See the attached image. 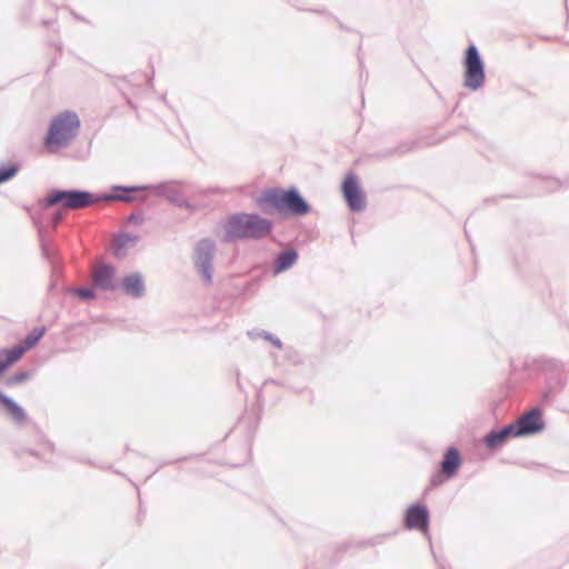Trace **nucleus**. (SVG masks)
Listing matches in <instances>:
<instances>
[{
  "label": "nucleus",
  "mask_w": 569,
  "mask_h": 569,
  "mask_svg": "<svg viewBox=\"0 0 569 569\" xmlns=\"http://www.w3.org/2000/svg\"><path fill=\"white\" fill-rule=\"evenodd\" d=\"M273 228L270 219L257 213H234L224 226V242H233L241 239L259 240L267 237Z\"/></svg>",
  "instance_id": "1"
},
{
  "label": "nucleus",
  "mask_w": 569,
  "mask_h": 569,
  "mask_svg": "<svg viewBox=\"0 0 569 569\" xmlns=\"http://www.w3.org/2000/svg\"><path fill=\"white\" fill-rule=\"evenodd\" d=\"M132 198L127 194H103L94 197L86 190H53L44 199V207H53L61 204L64 209L76 210L92 206L93 203L104 200L130 201Z\"/></svg>",
  "instance_id": "2"
},
{
  "label": "nucleus",
  "mask_w": 569,
  "mask_h": 569,
  "mask_svg": "<svg viewBox=\"0 0 569 569\" xmlns=\"http://www.w3.org/2000/svg\"><path fill=\"white\" fill-rule=\"evenodd\" d=\"M80 120L76 112L63 111L52 118L44 139L46 147L51 151L67 148L78 136Z\"/></svg>",
  "instance_id": "3"
},
{
  "label": "nucleus",
  "mask_w": 569,
  "mask_h": 569,
  "mask_svg": "<svg viewBox=\"0 0 569 569\" xmlns=\"http://www.w3.org/2000/svg\"><path fill=\"white\" fill-rule=\"evenodd\" d=\"M259 203L270 206L278 211L287 210L293 216H305L311 210L310 204L296 188L286 191L269 189L259 198Z\"/></svg>",
  "instance_id": "4"
},
{
  "label": "nucleus",
  "mask_w": 569,
  "mask_h": 569,
  "mask_svg": "<svg viewBox=\"0 0 569 569\" xmlns=\"http://www.w3.org/2000/svg\"><path fill=\"white\" fill-rule=\"evenodd\" d=\"M463 86L472 91L481 89L485 84V63L475 44H470L465 57Z\"/></svg>",
  "instance_id": "5"
},
{
  "label": "nucleus",
  "mask_w": 569,
  "mask_h": 569,
  "mask_svg": "<svg viewBox=\"0 0 569 569\" xmlns=\"http://www.w3.org/2000/svg\"><path fill=\"white\" fill-rule=\"evenodd\" d=\"M214 252L216 243L208 238L201 239L194 249V266L207 284L212 282Z\"/></svg>",
  "instance_id": "6"
},
{
  "label": "nucleus",
  "mask_w": 569,
  "mask_h": 569,
  "mask_svg": "<svg viewBox=\"0 0 569 569\" xmlns=\"http://www.w3.org/2000/svg\"><path fill=\"white\" fill-rule=\"evenodd\" d=\"M343 197L351 211L359 212L366 208V198L361 191L357 177L348 174L342 183Z\"/></svg>",
  "instance_id": "7"
},
{
  "label": "nucleus",
  "mask_w": 569,
  "mask_h": 569,
  "mask_svg": "<svg viewBox=\"0 0 569 569\" xmlns=\"http://www.w3.org/2000/svg\"><path fill=\"white\" fill-rule=\"evenodd\" d=\"M94 288L102 291H116L119 282L116 279V269L111 264L100 263L92 271Z\"/></svg>",
  "instance_id": "8"
},
{
  "label": "nucleus",
  "mask_w": 569,
  "mask_h": 569,
  "mask_svg": "<svg viewBox=\"0 0 569 569\" xmlns=\"http://www.w3.org/2000/svg\"><path fill=\"white\" fill-rule=\"evenodd\" d=\"M513 423L517 429L516 432L519 435V437L536 433L541 431L545 427V423L541 419V410L539 408L531 409Z\"/></svg>",
  "instance_id": "9"
},
{
  "label": "nucleus",
  "mask_w": 569,
  "mask_h": 569,
  "mask_svg": "<svg viewBox=\"0 0 569 569\" xmlns=\"http://www.w3.org/2000/svg\"><path fill=\"white\" fill-rule=\"evenodd\" d=\"M157 193L179 208L193 209V206L184 198L181 186L178 182L161 183L154 187Z\"/></svg>",
  "instance_id": "10"
},
{
  "label": "nucleus",
  "mask_w": 569,
  "mask_h": 569,
  "mask_svg": "<svg viewBox=\"0 0 569 569\" xmlns=\"http://www.w3.org/2000/svg\"><path fill=\"white\" fill-rule=\"evenodd\" d=\"M118 289H120L124 295L136 299L143 297L146 292L144 282L139 272H132L124 276L119 282Z\"/></svg>",
  "instance_id": "11"
},
{
  "label": "nucleus",
  "mask_w": 569,
  "mask_h": 569,
  "mask_svg": "<svg viewBox=\"0 0 569 569\" xmlns=\"http://www.w3.org/2000/svg\"><path fill=\"white\" fill-rule=\"evenodd\" d=\"M429 525V512L425 506H411L406 512V526L409 529H419L427 533Z\"/></svg>",
  "instance_id": "12"
},
{
  "label": "nucleus",
  "mask_w": 569,
  "mask_h": 569,
  "mask_svg": "<svg viewBox=\"0 0 569 569\" xmlns=\"http://www.w3.org/2000/svg\"><path fill=\"white\" fill-rule=\"evenodd\" d=\"M515 423L507 425L499 430L490 431L483 439L486 446L490 449H496L502 446L507 438L509 437H519L516 432Z\"/></svg>",
  "instance_id": "13"
},
{
  "label": "nucleus",
  "mask_w": 569,
  "mask_h": 569,
  "mask_svg": "<svg viewBox=\"0 0 569 569\" xmlns=\"http://www.w3.org/2000/svg\"><path fill=\"white\" fill-rule=\"evenodd\" d=\"M44 332H46L44 327L33 328L26 336V338L23 339V341L20 345L16 346L11 349L13 351V355L16 356V358L20 359L24 352H27L32 347H34L38 343V341L43 337Z\"/></svg>",
  "instance_id": "14"
},
{
  "label": "nucleus",
  "mask_w": 569,
  "mask_h": 569,
  "mask_svg": "<svg viewBox=\"0 0 569 569\" xmlns=\"http://www.w3.org/2000/svg\"><path fill=\"white\" fill-rule=\"evenodd\" d=\"M461 458L456 448H449L441 461V470L447 478H451L457 473Z\"/></svg>",
  "instance_id": "15"
},
{
  "label": "nucleus",
  "mask_w": 569,
  "mask_h": 569,
  "mask_svg": "<svg viewBox=\"0 0 569 569\" xmlns=\"http://www.w3.org/2000/svg\"><path fill=\"white\" fill-rule=\"evenodd\" d=\"M138 236L124 232L118 234L113 240L114 256L118 258L124 257L129 248L134 247L138 243Z\"/></svg>",
  "instance_id": "16"
},
{
  "label": "nucleus",
  "mask_w": 569,
  "mask_h": 569,
  "mask_svg": "<svg viewBox=\"0 0 569 569\" xmlns=\"http://www.w3.org/2000/svg\"><path fill=\"white\" fill-rule=\"evenodd\" d=\"M298 259V252L295 249H289L280 252L276 260L273 271L276 274L290 269Z\"/></svg>",
  "instance_id": "17"
},
{
  "label": "nucleus",
  "mask_w": 569,
  "mask_h": 569,
  "mask_svg": "<svg viewBox=\"0 0 569 569\" xmlns=\"http://www.w3.org/2000/svg\"><path fill=\"white\" fill-rule=\"evenodd\" d=\"M0 402L6 407L8 413L17 423H22L26 420L27 416L23 408L1 391Z\"/></svg>",
  "instance_id": "18"
},
{
  "label": "nucleus",
  "mask_w": 569,
  "mask_h": 569,
  "mask_svg": "<svg viewBox=\"0 0 569 569\" xmlns=\"http://www.w3.org/2000/svg\"><path fill=\"white\" fill-rule=\"evenodd\" d=\"M13 351L10 349H0V376L6 371L12 363L18 361Z\"/></svg>",
  "instance_id": "19"
},
{
  "label": "nucleus",
  "mask_w": 569,
  "mask_h": 569,
  "mask_svg": "<svg viewBox=\"0 0 569 569\" xmlns=\"http://www.w3.org/2000/svg\"><path fill=\"white\" fill-rule=\"evenodd\" d=\"M39 236H40V246H41V251H42V256L48 260L50 261L51 263H53L57 259V252L54 249H52L50 247V244L44 240V237H43V233H42V229H39Z\"/></svg>",
  "instance_id": "20"
},
{
  "label": "nucleus",
  "mask_w": 569,
  "mask_h": 569,
  "mask_svg": "<svg viewBox=\"0 0 569 569\" xmlns=\"http://www.w3.org/2000/svg\"><path fill=\"white\" fill-rule=\"evenodd\" d=\"M19 170V164L0 166V183L13 178Z\"/></svg>",
  "instance_id": "21"
},
{
  "label": "nucleus",
  "mask_w": 569,
  "mask_h": 569,
  "mask_svg": "<svg viewBox=\"0 0 569 569\" xmlns=\"http://www.w3.org/2000/svg\"><path fill=\"white\" fill-rule=\"evenodd\" d=\"M30 378V373L28 371H19L14 375L8 377L4 381L6 386L13 387L16 385L22 383Z\"/></svg>",
  "instance_id": "22"
},
{
  "label": "nucleus",
  "mask_w": 569,
  "mask_h": 569,
  "mask_svg": "<svg viewBox=\"0 0 569 569\" xmlns=\"http://www.w3.org/2000/svg\"><path fill=\"white\" fill-rule=\"evenodd\" d=\"M74 293L84 299H92L96 296L94 291L90 288H78L74 290Z\"/></svg>",
  "instance_id": "23"
},
{
  "label": "nucleus",
  "mask_w": 569,
  "mask_h": 569,
  "mask_svg": "<svg viewBox=\"0 0 569 569\" xmlns=\"http://www.w3.org/2000/svg\"><path fill=\"white\" fill-rule=\"evenodd\" d=\"M261 336L263 337V339L270 341L276 348H278V349L282 348V342L280 341L279 338L272 336L271 333H269L267 331H263L261 333Z\"/></svg>",
  "instance_id": "24"
},
{
  "label": "nucleus",
  "mask_w": 569,
  "mask_h": 569,
  "mask_svg": "<svg viewBox=\"0 0 569 569\" xmlns=\"http://www.w3.org/2000/svg\"><path fill=\"white\" fill-rule=\"evenodd\" d=\"M151 187L148 186H132V187H117V190H122L124 192L138 191V190H147Z\"/></svg>",
  "instance_id": "25"
},
{
  "label": "nucleus",
  "mask_w": 569,
  "mask_h": 569,
  "mask_svg": "<svg viewBox=\"0 0 569 569\" xmlns=\"http://www.w3.org/2000/svg\"><path fill=\"white\" fill-rule=\"evenodd\" d=\"M64 218V213L61 211L56 212L51 218V223L56 228Z\"/></svg>",
  "instance_id": "26"
},
{
  "label": "nucleus",
  "mask_w": 569,
  "mask_h": 569,
  "mask_svg": "<svg viewBox=\"0 0 569 569\" xmlns=\"http://www.w3.org/2000/svg\"><path fill=\"white\" fill-rule=\"evenodd\" d=\"M440 482H441V480H440L439 476H432L431 477V485L432 486H438Z\"/></svg>",
  "instance_id": "27"
}]
</instances>
